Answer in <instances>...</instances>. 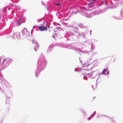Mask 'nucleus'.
<instances>
[{"instance_id": "1", "label": "nucleus", "mask_w": 123, "mask_h": 123, "mask_svg": "<svg viewBox=\"0 0 123 123\" xmlns=\"http://www.w3.org/2000/svg\"><path fill=\"white\" fill-rule=\"evenodd\" d=\"M39 29L41 31H47V29L46 27L43 26H40L39 27Z\"/></svg>"}, {"instance_id": "2", "label": "nucleus", "mask_w": 123, "mask_h": 123, "mask_svg": "<svg viewBox=\"0 0 123 123\" xmlns=\"http://www.w3.org/2000/svg\"><path fill=\"white\" fill-rule=\"evenodd\" d=\"M22 31L23 32V34L24 35H25V34L27 33H28L27 30L25 28H24Z\"/></svg>"}, {"instance_id": "3", "label": "nucleus", "mask_w": 123, "mask_h": 123, "mask_svg": "<svg viewBox=\"0 0 123 123\" xmlns=\"http://www.w3.org/2000/svg\"><path fill=\"white\" fill-rule=\"evenodd\" d=\"M107 70V69H104L102 72V74L105 75L106 74V72Z\"/></svg>"}, {"instance_id": "4", "label": "nucleus", "mask_w": 123, "mask_h": 123, "mask_svg": "<svg viewBox=\"0 0 123 123\" xmlns=\"http://www.w3.org/2000/svg\"><path fill=\"white\" fill-rule=\"evenodd\" d=\"M55 5L56 6L57 5H58L59 6H60V4L59 3H57L55 4Z\"/></svg>"}, {"instance_id": "5", "label": "nucleus", "mask_w": 123, "mask_h": 123, "mask_svg": "<svg viewBox=\"0 0 123 123\" xmlns=\"http://www.w3.org/2000/svg\"><path fill=\"white\" fill-rule=\"evenodd\" d=\"M6 59H8V61H11V60H9V58H6Z\"/></svg>"}, {"instance_id": "6", "label": "nucleus", "mask_w": 123, "mask_h": 123, "mask_svg": "<svg viewBox=\"0 0 123 123\" xmlns=\"http://www.w3.org/2000/svg\"><path fill=\"white\" fill-rule=\"evenodd\" d=\"M16 33H14L13 35V37H15V35H16Z\"/></svg>"}, {"instance_id": "7", "label": "nucleus", "mask_w": 123, "mask_h": 123, "mask_svg": "<svg viewBox=\"0 0 123 123\" xmlns=\"http://www.w3.org/2000/svg\"><path fill=\"white\" fill-rule=\"evenodd\" d=\"M104 1H101V3H102L103 4V3H104Z\"/></svg>"}, {"instance_id": "8", "label": "nucleus", "mask_w": 123, "mask_h": 123, "mask_svg": "<svg viewBox=\"0 0 123 123\" xmlns=\"http://www.w3.org/2000/svg\"><path fill=\"white\" fill-rule=\"evenodd\" d=\"M91 4V3H89V4Z\"/></svg>"}, {"instance_id": "9", "label": "nucleus", "mask_w": 123, "mask_h": 123, "mask_svg": "<svg viewBox=\"0 0 123 123\" xmlns=\"http://www.w3.org/2000/svg\"><path fill=\"white\" fill-rule=\"evenodd\" d=\"M5 60V59H4V60H3V61H4Z\"/></svg>"}]
</instances>
